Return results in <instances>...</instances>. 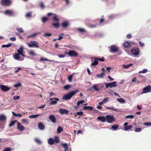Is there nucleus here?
Segmentation results:
<instances>
[{"label":"nucleus","mask_w":151,"mask_h":151,"mask_svg":"<svg viewBox=\"0 0 151 151\" xmlns=\"http://www.w3.org/2000/svg\"><path fill=\"white\" fill-rule=\"evenodd\" d=\"M62 145L65 149V150H68V144H67L63 143L62 144Z\"/></svg>","instance_id":"4c0bfd02"},{"label":"nucleus","mask_w":151,"mask_h":151,"mask_svg":"<svg viewBox=\"0 0 151 151\" xmlns=\"http://www.w3.org/2000/svg\"><path fill=\"white\" fill-rule=\"evenodd\" d=\"M12 1L10 0H1V4L4 6H9L11 4Z\"/></svg>","instance_id":"20e7f679"},{"label":"nucleus","mask_w":151,"mask_h":151,"mask_svg":"<svg viewBox=\"0 0 151 151\" xmlns=\"http://www.w3.org/2000/svg\"><path fill=\"white\" fill-rule=\"evenodd\" d=\"M17 30L20 33H23L24 32L22 28H17Z\"/></svg>","instance_id":"49530a36"},{"label":"nucleus","mask_w":151,"mask_h":151,"mask_svg":"<svg viewBox=\"0 0 151 151\" xmlns=\"http://www.w3.org/2000/svg\"><path fill=\"white\" fill-rule=\"evenodd\" d=\"M18 53L20 54L22 53L23 52V48L22 47H21L19 49L17 50Z\"/></svg>","instance_id":"a19ab883"},{"label":"nucleus","mask_w":151,"mask_h":151,"mask_svg":"<svg viewBox=\"0 0 151 151\" xmlns=\"http://www.w3.org/2000/svg\"><path fill=\"white\" fill-rule=\"evenodd\" d=\"M94 59L101 62L104 61L105 60V58L103 57H102V58H94Z\"/></svg>","instance_id":"ea45409f"},{"label":"nucleus","mask_w":151,"mask_h":151,"mask_svg":"<svg viewBox=\"0 0 151 151\" xmlns=\"http://www.w3.org/2000/svg\"><path fill=\"white\" fill-rule=\"evenodd\" d=\"M131 42L128 41H126L123 44V45L124 47H130Z\"/></svg>","instance_id":"a211bd4d"},{"label":"nucleus","mask_w":151,"mask_h":151,"mask_svg":"<svg viewBox=\"0 0 151 151\" xmlns=\"http://www.w3.org/2000/svg\"><path fill=\"white\" fill-rule=\"evenodd\" d=\"M58 56L59 58H63L65 56V55L62 54H58Z\"/></svg>","instance_id":"bf43d9fd"},{"label":"nucleus","mask_w":151,"mask_h":151,"mask_svg":"<svg viewBox=\"0 0 151 151\" xmlns=\"http://www.w3.org/2000/svg\"><path fill=\"white\" fill-rule=\"evenodd\" d=\"M98 64V62L97 60H96L94 61L93 63H92L91 65V66H96Z\"/></svg>","instance_id":"c9c22d12"},{"label":"nucleus","mask_w":151,"mask_h":151,"mask_svg":"<svg viewBox=\"0 0 151 151\" xmlns=\"http://www.w3.org/2000/svg\"><path fill=\"white\" fill-rule=\"evenodd\" d=\"M84 102V101L83 100L78 101L76 104L77 107H78L81 104H82Z\"/></svg>","instance_id":"e433bc0d"},{"label":"nucleus","mask_w":151,"mask_h":151,"mask_svg":"<svg viewBox=\"0 0 151 151\" xmlns=\"http://www.w3.org/2000/svg\"><path fill=\"white\" fill-rule=\"evenodd\" d=\"M78 30L80 32H85V30L82 28H78Z\"/></svg>","instance_id":"13d9d810"},{"label":"nucleus","mask_w":151,"mask_h":151,"mask_svg":"<svg viewBox=\"0 0 151 151\" xmlns=\"http://www.w3.org/2000/svg\"><path fill=\"white\" fill-rule=\"evenodd\" d=\"M48 142L50 145H53L54 143V139L52 138H50L48 141Z\"/></svg>","instance_id":"4be33fe9"},{"label":"nucleus","mask_w":151,"mask_h":151,"mask_svg":"<svg viewBox=\"0 0 151 151\" xmlns=\"http://www.w3.org/2000/svg\"><path fill=\"white\" fill-rule=\"evenodd\" d=\"M109 100V98L106 97L102 101L104 103H105Z\"/></svg>","instance_id":"052dcab7"},{"label":"nucleus","mask_w":151,"mask_h":151,"mask_svg":"<svg viewBox=\"0 0 151 151\" xmlns=\"http://www.w3.org/2000/svg\"><path fill=\"white\" fill-rule=\"evenodd\" d=\"M78 53L74 50H70L69 56L70 57H76L78 56Z\"/></svg>","instance_id":"6e6552de"},{"label":"nucleus","mask_w":151,"mask_h":151,"mask_svg":"<svg viewBox=\"0 0 151 151\" xmlns=\"http://www.w3.org/2000/svg\"><path fill=\"white\" fill-rule=\"evenodd\" d=\"M38 128L40 129L43 130L45 129L44 125L41 122L38 123Z\"/></svg>","instance_id":"dca6fc26"},{"label":"nucleus","mask_w":151,"mask_h":151,"mask_svg":"<svg viewBox=\"0 0 151 151\" xmlns=\"http://www.w3.org/2000/svg\"><path fill=\"white\" fill-rule=\"evenodd\" d=\"M59 111L60 113L62 114H68V110L62 109H60Z\"/></svg>","instance_id":"f8f14e48"},{"label":"nucleus","mask_w":151,"mask_h":151,"mask_svg":"<svg viewBox=\"0 0 151 151\" xmlns=\"http://www.w3.org/2000/svg\"><path fill=\"white\" fill-rule=\"evenodd\" d=\"M29 54L30 55H31L32 56L35 55V53L33 51H30L29 52Z\"/></svg>","instance_id":"0e129e2a"},{"label":"nucleus","mask_w":151,"mask_h":151,"mask_svg":"<svg viewBox=\"0 0 151 151\" xmlns=\"http://www.w3.org/2000/svg\"><path fill=\"white\" fill-rule=\"evenodd\" d=\"M83 108L84 110L89 111H91L93 109V107L90 106H84Z\"/></svg>","instance_id":"5701e85b"},{"label":"nucleus","mask_w":151,"mask_h":151,"mask_svg":"<svg viewBox=\"0 0 151 151\" xmlns=\"http://www.w3.org/2000/svg\"><path fill=\"white\" fill-rule=\"evenodd\" d=\"M5 14L9 16H13L14 15V12L12 10H7L6 11Z\"/></svg>","instance_id":"4468645a"},{"label":"nucleus","mask_w":151,"mask_h":151,"mask_svg":"<svg viewBox=\"0 0 151 151\" xmlns=\"http://www.w3.org/2000/svg\"><path fill=\"white\" fill-rule=\"evenodd\" d=\"M79 91L78 90H76L73 91L68 93L65 94L62 97L63 100H69L73 97L74 96L75 94Z\"/></svg>","instance_id":"f03ea898"},{"label":"nucleus","mask_w":151,"mask_h":151,"mask_svg":"<svg viewBox=\"0 0 151 151\" xmlns=\"http://www.w3.org/2000/svg\"><path fill=\"white\" fill-rule=\"evenodd\" d=\"M48 19L49 18L48 17H43L42 19V22L43 23H44L48 20Z\"/></svg>","instance_id":"a18cd8bd"},{"label":"nucleus","mask_w":151,"mask_h":151,"mask_svg":"<svg viewBox=\"0 0 151 151\" xmlns=\"http://www.w3.org/2000/svg\"><path fill=\"white\" fill-rule=\"evenodd\" d=\"M151 91V86L148 85L147 86L145 87L143 89V92L142 94L149 92Z\"/></svg>","instance_id":"423d86ee"},{"label":"nucleus","mask_w":151,"mask_h":151,"mask_svg":"<svg viewBox=\"0 0 151 151\" xmlns=\"http://www.w3.org/2000/svg\"><path fill=\"white\" fill-rule=\"evenodd\" d=\"M12 113L13 115L14 116H16V117H21L22 116V115L21 114H17L13 111H12Z\"/></svg>","instance_id":"7c9ffc66"},{"label":"nucleus","mask_w":151,"mask_h":151,"mask_svg":"<svg viewBox=\"0 0 151 151\" xmlns=\"http://www.w3.org/2000/svg\"><path fill=\"white\" fill-rule=\"evenodd\" d=\"M147 71V69H144L142 71H139L138 73L140 74L141 73H146Z\"/></svg>","instance_id":"603ef678"},{"label":"nucleus","mask_w":151,"mask_h":151,"mask_svg":"<svg viewBox=\"0 0 151 151\" xmlns=\"http://www.w3.org/2000/svg\"><path fill=\"white\" fill-rule=\"evenodd\" d=\"M144 125H146V126H149L151 125V122H145L144 123Z\"/></svg>","instance_id":"69168bd1"},{"label":"nucleus","mask_w":151,"mask_h":151,"mask_svg":"<svg viewBox=\"0 0 151 151\" xmlns=\"http://www.w3.org/2000/svg\"><path fill=\"white\" fill-rule=\"evenodd\" d=\"M132 125H129L124 127V130L125 131H127L132 129Z\"/></svg>","instance_id":"b1692460"},{"label":"nucleus","mask_w":151,"mask_h":151,"mask_svg":"<svg viewBox=\"0 0 151 151\" xmlns=\"http://www.w3.org/2000/svg\"><path fill=\"white\" fill-rule=\"evenodd\" d=\"M17 122V121L16 120L12 121L10 123L9 125V127H11L13 126L14 124L16 122Z\"/></svg>","instance_id":"473e14b6"},{"label":"nucleus","mask_w":151,"mask_h":151,"mask_svg":"<svg viewBox=\"0 0 151 151\" xmlns=\"http://www.w3.org/2000/svg\"><path fill=\"white\" fill-rule=\"evenodd\" d=\"M142 130V129L141 128L139 127L137 128L136 127L134 129L135 131L137 132H140Z\"/></svg>","instance_id":"3c124183"},{"label":"nucleus","mask_w":151,"mask_h":151,"mask_svg":"<svg viewBox=\"0 0 151 151\" xmlns=\"http://www.w3.org/2000/svg\"><path fill=\"white\" fill-rule=\"evenodd\" d=\"M40 6L42 9H43L45 8V6L44 5V3L42 2H40Z\"/></svg>","instance_id":"37998d69"},{"label":"nucleus","mask_w":151,"mask_h":151,"mask_svg":"<svg viewBox=\"0 0 151 151\" xmlns=\"http://www.w3.org/2000/svg\"><path fill=\"white\" fill-rule=\"evenodd\" d=\"M50 100L51 101L50 104L51 105H55L57 104V101H59V99L56 98H50Z\"/></svg>","instance_id":"1a4fd4ad"},{"label":"nucleus","mask_w":151,"mask_h":151,"mask_svg":"<svg viewBox=\"0 0 151 151\" xmlns=\"http://www.w3.org/2000/svg\"><path fill=\"white\" fill-rule=\"evenodd\" d=\"M20 54L18 53H16L15 54L14 58L16 60H19L20 59Z\"/></svg>","instance_id":"c756f323"},{"label":"nucleus","mask_w":151,"mask_h":151,"mask_svg":"<svg viewBox=\"0 0 151 151\" xmlns=\"http://www.w3.org/2000/svg\"><path fill=\"white\" fill-rule=\"evenodd\" d=\"M106 121L109 123H111L114 122L115 120L113 115H107L106 116Z\"/></svg>","instance_id":"7ed1b4c3"},{"label":"nucleus","mask_w":151,"mask_h":151,"mask_svg":"<svg viewBox=\"0 0 151 151\" xmlns=\"http://www.w3.org/2000/svg\"><path fill=\"white\" fill-rule=\"evenodd\" d=\"M97 119L102 122H105L106 121V117L104 116H99L97 117Z\"/></svg>","instance_id":"f3484780"},{"label":"nucleus","mask_w":151,"mask_h":151,"mask_svg":"<svg viewBox=\"0 0 151 151\" xmlns=\"http://www.w3.org/2000/svg\"><path fill=\"white\" fill-rule=\"evenodd\" d=\"M134 117V116L133 115H127L125 116V118L126 119H133Z\"/></svg>","instance_id":"c03bdc74"},{"label":"nucleus","mask_w":151,"mask_h":151,"mask_svg":"<svg viewBox=\"0 0 151 151\" xmlns=\"http://www.w3.org/2000/svg\"><path fill=\"white\" fill-rule=\"evenodd\" d=\"M31 43H27V45L29 47H32L35 46L37 47H38V45L33 43L32 41H31Z\"/></svg>","instance_id":"aec40b11"},{"label":"nucleus","mask_w":151,"mask_h":151,"mask_svg":"<svg viewBox=\"0 0 151 151\" xmlns=\"http://www.w3.org/2000/svg\"><path fill=\"white\" fill-rule=\"evenodd\" d=\"M117 101L121 103H124L125 102V100L123 98L117 99Z\"/></svg>","instance_id":"a878e982"},{"label":"nucleus","mask_w":151,"mask_h":151,"mask_svg":"<svg viewBox=\"0 0 151 151\" xmlns=\"http://www.w3.org/2000/svg\"><path fill=\"white\" fill-rule=\"evenodd\" d=\"M32 13V12H27L26 15V17H31Z\"/></svg>","instance_id":"4d7b16f0"},{"label":"nucleus","mask_w":151,"mask_h":151,"mask_svg":"<svg viewBox=\"0 0 151 151\" xmlns=\"http://www.w3.org/2000/svg\"><path fill=\"white\" fill-rule=\"evenodd\" d=\"M64 35V34H59L58 35V37H59V38L58 39V40H60L62 39H63V36Z\"/></svg>","instance_id":"de8ad7c7"},{"label":"nucleus","mask_w":151,"mask_h":151,"mask_svg":"<svg viewBox=\"0 0 151 151\" xmlns=\"http://www.w3.org/2000/svg\"><path fill=\"white\" fill-rule=\"evenodd\" d=\"M61 25L63 28H66L68 26L69 23L67 21H64L62 23Z\"/></svg>","instance_id":"6ab92c4d"},{"label":"nucleus","mask_w":151,"mask_h":151,"mask_svg":"<svg viewBox=\"0 0 151 151\" xmlns=\"http://www.w3.org/2000/svg\"><path fill=\"white\" fill-rule=\"evenodd\" d=\"M17 129L20 131H22L24 129V127L20 123L18 122H17Z\"/></svg>","instance_id":"9b49d317"},{"label":"nucleus","mask_w":151,"mask_h":151,"mask_svg":"<svg viewBox=\"0 0 151 151\" xmlns=\"http://www.w3.org/2000/svg\"><path fill=\"white\" fill-rule=\"evenodd\" d=\"M98 84H95L93 85L92 87V88L96 91H98L99 90V89L98 88Z\"/></svg>","instance_id":"393cba45"},{"label":"nucleus","mask_w":151,"mask_h":151,"mask_svg":"<svg viewBox=\"0 0 151 151\" xmlns=\"http://www.w3.org/2000/svg\"><path fill=\"white\" fill-rule=\"evenodd\" d=\"M132 53L135 55H138L139 53V51L138 49H132L131 50Z\"/></svg>","instance_id":"ddd939ff"},{"label":"nucleus","mask_w":151,"mask_h":151,"mask_svg":"<svg viewBox=\"0 0 151 151\" xmlns=\"http://www.w3.org/2000/svg\"><path fill=\"white\" fill-rule=\"evenodd\" d=\"M12 44L11 43H9L8 45H2V47H10Z\"/></svg>","instance_id":"09e8293b"},{"label":"nucleus","mask_w":151,"mask_h":151,"mask_svg":"<svg viewBox=\"0 0 151 151\" xmlns=\"http://www.w3.org/2000/svg\"><path fill=\"white\" fill-rule=\"evenodd\" d=\"M22 122H23V124H28L29 123L28 120L26 119H22Z\"/></svg>","instance_id":"58836bf2"},{"label":"nucleus","mask_w":151,"mask_h":151,"mask_svg":"<svg viewBox=\"0 0 151 151\" xmlns=\"http://www.w3.org/2000/svg\"><path fill=\"white\" fill-rule=\"evenodd\" d=\"M47 15L48 16L53 15L52 17V19L54 22L52 24V26L56 29H58L59 27V19L57 18V17L56 14L51 13H49L47 14Z\"/></svg>","instance_id":"f257e3e1"},{"label":"nucleus","mask_w":151,"mask_h":151,"mask_svg":"<svg viewBox=\"0 0 151 151\" xmlns=\"http://www.w3.org/2000/svg\"><path fill=\"white\" fill-rule=\"evenodd\" d=\"M20 97L19 96H14L13 97V99L14 100H17L19 99V98Z\"/></svg>","instance_id":"338daca9"},{"label":"nucleus","mask_w":151,"mask_h":151,"mask_svg":"<svg viewBox=\"0 0 151 151\" xmlns=\"http://www.w3.org/2000/svg\"><path fill=\"white\" fill-rule=\"evenodd\" d=\"M52 35V34L46 33H45L43 35V36L45 37H50Z\"/></svg>","instance_id":"8fccbe9b"},{"label":"nucleus","mask_w":151,"mask_h":151,"mask_svg":"<svg viewBox=\"0 0 151 151\" xmlns=\"http://www.w3.org/2000/svg\"><path fill=\"white\" fill-rule=\"evenodd\" d=\"M11 149L10 148H6L3 151H11Z\"/></svg>","instance_id":"774afa93"},{"label":"nucleus","mask_w":151,"mask_h":151,"mask_svg":"<svg viewBox=\"0 0 151 151\" xmlns=\"http://www.w3.org/2000/svg\"><path fill=\"white\" fill-rule=\"evenodd\" d=\"M37 34L36 33H34L30 35H28L27 37V38H32L36 36Z\"/></svg>","instance_id":"72a5a7b5"},{"label":"nucleus","mask_w":151,"mask_h":151,"mask_svg":"<svg viewBox=\"0 0 151 151\" xmlns=\"http://www.w3.org/2000/svg\"><path fill=\"white\" fill-rule=\"evenodd\" d=\"M73 78V76L72 75H70L68 77V80L70 82L72 81Z\"/></svg>","instance_id":"e2e57ef3"},{"label":"nucleus","mask_w":151,"mask_h":151,"mask_svg":"<svg viewBox=\"0 0 151 151\" xmlns=\"http://www.w3.org/2000/svg\"><path fill=\"white\" fill-rule=\"evenodd\" d=\"M31 43H27V45L29 47H32L35 46L37 47H38V45L33 43L32 41H31Z\"/></svg>","instance_id":"412c9836"},{"label":"nucleus","mask_w":151,"mask_h":151,"mask_svg":"<svg viewBox=\"0 0 151 151\" xmlns=\"http://www.w3.org/2000/svg\"><path fill=\"white\" fill-rule=\"evenodd\" d=\"M116 82L115 81H113V82L108 83H105L106 87V88H107L109 87L110 88L113 87H116L117 86L116 84Z\"/></svg>","instance_id":"39448f33"},{"label":"nucleus","mask_w":151,"mask_h":151,"mask_svg":"<svg viewBox=\"0 0 151 151\" xmlns=\"http://www.w3.org/2000/svg\"><path fill=\"white\" fill-rule=\"evenodd\" d=\"M54 142H55L56 143H58L59 142V140L58 138L57 137H56L55 138Z\"/></svg>","instance_id":"680f3d73"},{"label":"nucleus","mask_w":151,"mask_h":151,"mask_svg":"<svg viewBox=\"0 0 151 151\" xmlns=\"http://www.w3.org/2000/svg\"><path fill=\"white\" fill-rule=\"evenodd\" d=\"M49 119L53 123H55L56 122V119L53 115H51L50 116Z\"/></svg>","instance_id":"2eb2a0df"},{"label":"nucleus","mask_w":151,"mask_h":151,"mask_svg":"<svg viewBox=\"0 0 151 151\" xmlns=\"http://www.w3.org/2000/svg\"><path fill=\"white\" fill-rule=\"evenodd\" d=\"M119 127V125L118 124H116L111 126V128L114 130H116Z\"/></svg>","instance_id":"c85d7f7f"},{"label":"nucleus","mask_w":151,"mask_h":151,"mask_svg":"<svg viewBox=\"0 0 151 151\" xmlns=\"http://www.w3.org/2000/svg\"><path fill=\"white\" fill-rule=\"evenodd\" d=\"M119 48L115 46L112 45L111 46V50L114 52H116L118 50Z\"/></svg>","instance_id":"9d476101"},{"label":"nucleus","mask_w":151,"mask_h":151,"mask_svg":"<svg viewBox=\"0 0 151 151\" xmlns=\"http://www.w3.org/2000/svg\"><path fill=\"white\" fill-rule=\"evenodd\" d=\"M0 88L1 91L3 92L7 91L11 89L10 87H9L4 85H0Z\"/></svg>","instance_id":"0eeeda50"},{"label":"nucleus","mask_w":151,"mask_h":151,"mask_svg":"<svg viewBox=\"0 0 151 151\" xmlns=\"http://www.w3.org/2000/svg\"><path fill=\"white\" fill-rule=\"evenodd\" d=\"M71 87V85L68 84L65 86L63 88L65 90H68Z\"/></svg>","instance_id":"cd10ccee"},{"label":"nucleus","mask_w":151,"mask_h":151,"mask_svg":"<svg viewBox=\"0 0 151 151\" xmlns=\"http://www.w3.org/2000/svg\"><path fill=\"white\" fill-rule=\"evenodd\" d=\"M40 61H48L49 62H51V61L50 60H48L47 58H40Z\"/></svg>","instance_id":"6e6d98bb"},{"label":"nucleus","mask_w":151,"mask_h":151,"mask_svg":"<svg viewBox=\"0 0 151 151\" xmlns=\"http://www.w3.org/2000/svg\"><path fill=\"white\" fill-rule=\"evenodd\" d=\"M22 86V84L20 83H18L16 84H14L13 85L14 87H18L21 86Z\"/></svg>","instance_id":"5fc2aeb1"},{"label":"nucleus","mask_w":151,"mask_h":151,"mask_svg":"<svg viewBox=\"0 0 151 151\" xmlns=\"http://www.w3.org/2000/svg\"><path fill=\"white\" fill-rule=\"evenodd\" d=\"M83 112L80 111L78 112H77L76 114L75 115V117L76 116H83Z\"/></svg>","instance_id":"2f4dec72"},{"label":"nucleus","mask_w":151,"mask_h":151,"mask_svg":"<svg viewBox=\"0 0 151 151\" xmlns=\"http://www.w3.org/2000/svg\"><path fill=\"white\" fill-rule=\"evenodd\" d=\"M38 117V115H33L29 116V118L30 119L35 118Z\"/></svg>","instance_id":"864d4df0"},{"label":"nucleus","mask_w":151,"mask_h":151,"mask_svg":"<svg viewBox=\"0 0 151 151\" xmlns=\"http://www.w3.org/2000/svg\"><path fill=\"white\" fill-rule=\"evenodd\" d=\"M6 120V118L3 115H0V121H5Z\"/></svg>","instance_id":"bb28decb"},{"label":"nucleus","mask_w":151,"mask_h":151,"mask_svg":"<svg viewBox=\"0 0 151 151\" xmlns=\"http://www.w3.org/2000/svg\"><path fill=\"white\" fill-rule=\"evenodd\" d=\"M63 130V129L61 127H58L57 129V132L58 133H60Z\"/></svg>","instance_id":"f704fd0d"},{"label":"nucleus","mask_w":151,"mask_h":151,"mask_svg":"<svg viewBox=\"0 0 151 151\" xmlns=\"http://www.w3.org/2000/svg\"><path fill=\"white\" fill-rule=\"evenodd\" d=\"M105 74V73L104 72H102V73H101L100 75H96V76L97 77L99 78H102L103 77V76Z\"/></svg>","instance_id":"79ce46f5"}]
</instances>
